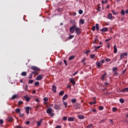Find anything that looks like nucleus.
<instances>
[{
  "instance_id": "obj_1",
  "label": "nucleus",
  "mask_w": 128,
  "mask_h": 128,
  "mask_svg": "<svg viewBox=\"0 0 128 128\" xmlns=\"http://www.w3.org/2000/svg\"><path fill=\"white\" fill-rule=\"evenodd\" d=\"M32 70H34V72H32L31 74L32 76L34 74H36V76H38V72H39L40 68H38V67L36 66H32L31 68Z\"/></svg>"
},
{
  "instance_id": "obj_2",
  "label": "nucleus",
  "mask_w": 128,
  "mask_h": 128,
  "mask_svg": "<svg viewBox=\"0 0 128 128\" xmlns=\"http://www.w3.org/2000/svg\"><path fill=\"white\" fill-rule=\"evenodd\" d=\"M120 56V60H122L124 58H126V56H128V52L122 53Z\"/></svg>"
},
{
  "instance_id": "obj_3",
  "label": "nucleus",
  "mask_w": 128,
  "mask_h": 128,
  "mask_svg": "<svg viewBox=\"0 0 128 128\" xmlns=\"http://www.w3.org/2000/svg\"><path fill=\"white\" fill-rule=\"evenodd\" d=\"M76 24H74L72 26H71L70 28V32L71 34H74V30H76Z\"/></svg>"
},
{
  "instance_id": "obj_4",
  "label": "nucleus",
  "mask_w": 128,
  "mask_h": 128,
  "mask_svg": "<svg viewBox=\"0 0 128 128\" xmlns=\"http://www.w3.org/2000/svg\"><path fill=\"white\" fill-rule=\"evenodd\" d=\"M75 32L76 34H77L78 35L82 34V30H80V28L78 27L76 25V28H75Z\"/></svg>"
},
{
  "instance_id": "obj_5",
  "label": "nucleus",
  "mask_w": 128,
  "mask_h": 128,
  "mask_svg": "<svg viewBox=\"0 0 128 128\" xmlns=\"http://www.w3.org/2000/svg\"><path fill=\"white\" fill-rule=\"evenodd\" d=\"M96 68H102V64L100 62H96Z\"/></svg>"
},
{
  "instance_id": "obj_6",
  "label": "nucleus",
  "mask_w": 128,
  "mask_h": 128,
  "mask_svg": "<svg viewBox=\"0 0 128 128\" xmlns=\"http://www.w3.org/2000/svg\"><path fill=\"white\" fill-rule=\"evenodd\" d=\"M25 109H26V112L27 114H30V110H32V108L30 106L26 107Z\"/></svg>"
},
{
  "instance_id": "obj_7",
  "label": "nucleus",
  "mask_w": 128,
  "mask_h": 128,
  "mask_svg": "<svg viewBox=\"0 0 128 128\" xmlns=\"http://www.w3.org/2000/svg\"><path fill=\"white\" fill-rule=\"evenodd\" d=\"M42 78H44V75L40 74L36 76V80H42Z\"/></svg>"
},
{
  "instance_id": "obj_8",
  "label": "nucleus",
  "mask_w": 128,
  "mask_h": 128,
  "mask_svg": "<svg viewBox=\"0 0 128 128\" xmlns=\"http://www.w3.org/2000/svg\"><path fill=\"white\" fill-rule=\"evenodd\" d=\"M43 120H44L40 119V121L36 122V124H37L38 128H39L40 126V125L42 124Z\"/></svg>"
},
{
  "instance_id": "obj_9",
  "label": "nucleus",
  "mask_w": 128,
  "mask_h": 128,
  "mask_svg": "<svg viewBox=\"0 0 128 128\" xmlns=\"http://www.w3.org/2000/svg\"><path fill=\"white\" fill-rule=\"evenodd\" d=\"M105 78H106V72H105L104 74L102 75V76H100V79L102 82H104V80Z\"/></svg>"
},
{
  "instance_id": "obj_10",
  "label": "nucleus",
  "mask_w": 128,
  "mask_h": 128,
  "mask_svg": "<svg viewBox=\"0 0 128 128\" xmlns=\"http://www.w3.org/2000/svg\"><path fill=\"white\" fill-rule=\"evenodd\" d=\"M52 91L56 94V85H52Z\"/></svg>"
},
{
  "instance_id": "obj_11",
  "label": "nucleus",
  "mask_w": 128,
  "mask_h": 128,
  "mask_svg": "<svg viewBox=\"0 0 128 128\" xmlns=\"http://www.w3.org/2000/svg\"><path fill=\"white\" fill-rule=\"evenodd\" d=\"M74 78H71L70 79V82L72 84L73 86H76V81Z\"/></svg>"
},
{
  "instance_id": "obj_12",
  "label": "nucleus",
  "mask_w": 128,
  "mask_h": 128,
  "mask_svg": "<svg viewBox=\"0 0 128 128\" xmlns=\"http://www.w3.org/2000/svg\"><path fill=\"white\" fill-rule=\"evenodd\" d=\"M46 112L49 114H52V108H48V109L46 110Z\"/></svg>"
},
{
  "instance_id": "obj_13",
  "label": "nucleus",
  "mask_w": 128,
  "mask_h": 128,
  "mask_svg": "<svg viewBox=\"0 0 128 128\" xmlns=\"http://www.w3.org/2000/svg\"><path fill=\"white\" fill-rule=\"evenodd\" d=\"M54 108L56 110H60V105L55 104L54 106Z\"/></svg>"
},
{
  "instance_id": "obj_14",
  "label": "nucleus",
  "mask_w": 128,
  "mask_h": 128,
  "mask_svg": "<svg viewBox=\"0 0 128 128\" xmlns=\"http://www.w3.org/2000/svg\"><path fill=\"white\" fill-rule=\"evenodd\" d=\"M98 36H96V38L94 39V42H93V44H98Z\"/></svg>"
},
{
  "instance_id": "obj_15",
  "label": "nucleus",
  "mask_w": 128,
  "mask_h": 128,
  "mask_svg": "<svg viewBox=\"0 0 128 128\" xmlns=\"http://www.w3.org/2000/svg\"><path fill=\"white\" fill-rule=\"evenodd\" d=\"M108 20H112V13H110L108 14Z\"/></svg>"
},
{
  "instance_id": "obj_16",
  "label": "nucleus",
  "mask_w": 128,
  "mask_h": 128,
  "mask_svg": "<svg viewBox=\"0 0 128 128\" xmlns=\"http://www.w3.org/2000/svg\"><path fill=\"white\" fill-rule=\"evenodd\" d=\"M78 118H79V120H84V116L82 115V114H79L78 116Z\"/></svg>"
},
{
  "instance_id": "obj_17",
  "label": "nucleus",
  "mask_w": 128,
  "mask_h": 128,
  "mask_svg": "<svg viewBox=\"0 0 128 128\" xmlns=\"http://www.w3.org/2000/svg\"><path fill=\"white\" fill-rule=\"evenodd\" d=\"M100 32H108V28H104L102 29H100Z\"/></svg>"
},
{
  "instance_id": "obj_18",
  "label": "nucleus",
  "mask_w": 128,
  "mask_h": 128,
  "mask_svg": "<svg viewBox=\"0 0 128 128\" xmlns=\"http://www.w3.org/2000/svg\"><path fill=\"white\" fill-rule=\"evenodd\" d=\"M24 98L26 100V102H28L29 100H30V98L28 96H24Z\"/></svg>"
},
{
  "instance_id": "obj_19",
  "label": "nucleus",
  "mask_w": 128,
  "mask_h": 128,
  "mask_svg": "<svg viewBox=\"0 0 128 128\" xmlns=\"http://www.w3.org/2000/svg\"><path fill=\"white\" fill-rule=\"evenodd\" d=\"M15 111L16 114H20V108H18L15 110Z\"/></svg>"
},
{
  "instance_id": "obj_20",
  "label": "nucleus",
  "mask_w": 128,
  "mask_h": 128,
  "mask_svg": "<svg viewBox=\"0 0 128 128\" xmlns=\"http://www.w3.org/2000/svg\"><path fill=\"white\" fill-rule=\"evenodd\" d=\"M114 53L116 54L118 52V48H116V45H114Z\"/></svg>"
},
{
  "instance_id": "obj_21",
  "label": "nucleus",
  "mask_w": 128,
  "mask_h": 128,
  "mask_svg": "<svg viewBox=\"0 0 128 128\" xmlns=\"http://www.w3.org/2000/svg\"><path fill=\"white\" fill-rule=\"evenodd\" d=\"M68 98V94H66L62 98L63 100H66Z\"/></svg>"
},
{
  "instance_id": "obj_22",
  "label": "nucleus",
  "mask_w": 128,
  "mask_h": 128,
  "mask_svg": "<svg viewBox=\"0 0 128 128\" xmlns=\"http://www.w3.org/2000/svg\"><path fill=\"white\" fill-rule=\"evenodd\" d=\"M74 118L72 117H70L68 118V122H74Z\"/></svg>"
},
{
  "instance_id": "obj_23",
  "label": "nucleus",
  "mask_w": 128,
  "mask_h": 128,
  "mask_svg": "<svg viewBox=\"0 0 128 128\" xmlns=\"http://www.w3.org/2000/svg\"><path fill=\"white\" fill-rule=\"evenodd\" d=\"M80 104H77L76 105V110H80Z\"/></svg>"
},
{
  "instance_id": "obj_24",
  "label": "nucleus",
  "mask_w": 128,
  "mask_h": 128,
  "mask_svg": "<svg viewBox=\"0 0 128 128\" xmlns=\"http://www.w3.org/2000/svg\"><path fill=\"white\" fill-rule=\"evenodd\" d=\"M122 92H128V88H124V89L122 90Z\"/></svg>"
},
{
  "instance_id": "obj_25",
  "label": "nucleus",
  "mask_w": 128,
  "mask_h": 128,
  "mask_svg": "<svg viewBox=\"0 0 128 128\" xmlns=\"http://www.w3.org/2000/svg\"><path fill=\"white\" fill-rule=\"evenodd\" d=\"M64 90H61L59 92V96H64Z\"/></svg>"
},
{
  "instance_id": "obj_26",
  "label": "nucleus",
  "mask_w": 128,
  "mask_h": 128,
  "mask_svg": "<svg viewBox=\"0 0 128 128\" xmlns=\"http://www.w3.org/2000/svg\"><path fill=\"white\" fill-rule=\"evenodd\" d=\"M100 25L98 24H96L95 28H96V30H100Z\"/></svg>"
},
{
  "instance_id": "obj_27",
  "label": "nucleus",
  "mask_w": 128,
  "mask_h": 128,
  "mask_svg": "<svg viewBox=\"0 0 128 128\" xmlns=\"http://www.w3.org/2000/svg\"><path fill=\"white\" fill-rule=\"evenodd\" d=\"M74 58H76V56H70L69 58V60H74Z\"/></svg>"
},
{
  "instance_id": "obj_28",
  "label": "nucleus",
  "mask_w": 128,
  "mask_h": 128,
  "mask_svg": "<svg viewBox=\"0 0 128 128\" xmlns=\"http://www.w3.org/2000/svg\"><path fill=\"white\" fill-rule=\"evenodd\" d=\"M112 12L114 16H118V13L114 10L112 11Z\"/></svg>"
},
{
  "instance_id": "obj_29",
  "label": "nucleus",
  "mask_w": 128,
  "mask_h": 128,
  "mask_svg": "<svg viewBox=\"0 0 128 128\" xmlns=\"http://www.w3.org/2000/svg\"><path fill=\"white\" fill-rule=\"evenodd\" d=\"M80 24H84V19H81L80 20Z\"/></svg>"
},
{
  "instance_id": "obj_30",
  "label": "nucleus",
  "mask_w": 128,
  "mask_h": 128,
  "mask_svg": "<svg viewBox=\"0 0 128 128\" xmlns=\"http://www.w3.org/2000/svg\"><path fill=\"white\" fill-rule=\"evenodd\" d=\"M8 120L9 122H12L13 120L12 117H9Z\"/></svg>"
},
{
  "instance_id": "obj_31",
  "label": "nucleus",
  "mask_w": 128,
  "mask_h": 128,
  "mask_svg": "<svg viewBox=\"0 0 128 128\" xmlns=\"http://www.w3.org/2000/svg\"><path fill=\"white\" fill-rule=\"evenodd\" d=\"M112 110L114 112H116V110H118V108H116V107H114L112 108Z\"/></svg>"
},
{
  "instance_id": "obj_32",
  "label": "nucleus",
  "mask_w": 128,
  "mask_h": 128,
  "mask_svg": "<svg viewBox=\"0 0 128 128\" xmlns=\"http://www.w3.org/2000/svg\"><path fill=\"white\" fill-rule=\"evenodd\" d=\"M26 74H27V73L26 72H22V76H26Z\"/></svg>"
},
{
  "instance_id": "obj_33",
  "label": "nucleus",
  "mask_w": 128,
  "mask_h": 128,
  "mask_svg": "<svg viewBox=\"0 0 128 128\" xmlns=\"http://www.w3.org/2000/svg\"><path fill=\"white\" fill-rule=\"evenodd\" d=\"M72 104H76V98H74L72 100Z\"/></svg>"
},
{
  "instance_id": "obj_34",
  "label": "nucleus",
  "mask_w": 128,
  "mask_h": 128,
  "mask_svg": "<svg viewBox=\"0 0 128 128\" xmlns=\"http://www.w3.org/2000/svg\"><path fill=\"white\" fill-rule=\"evenodd\" d=\"M120 102L122 104H124V99H123L122 98H121L120 99Z\"/></svg>"
},
{
  "instance_id": "obj_35",
  "label": "nucleus",
  "mask_w": 128,
  "mask_h": 128,
  "mask_svg": "<svg viewBox=\"0 0 128 128\" xmlns=\"http://www.w3.org/2000/svg\"><path fill=\"white\" fill-rule=\"evenodd\" d=\"M96 104V102L94 101V102H89V104Z\"/></svg>"
},
{
  "instance_id": "obj_36",
  "label": "nucleus",
  "mask_w": 128,
  "mask_h": 128,
  "mask_svg": "<svg viewBox=\"0 0 128 128\" xmlns=\"http://www.w3.org/2000/svg\"><path fill=\"white\" fill-rule=\"evenodd\" d=\"M125 14H126V12H124V10H121L120 14H122V16H124Z\"/></svg>"
},
{
  "instance_id": "obj_37",
  "label": "nucleus",
  "mask_w": 128,
  "mask_h": 128,
  "mask_svg": "<svg viewBox=\"0 0 128 128\" xmlns=\"http://www.w3.org/2000/svg\"><path fill=\"white\" fill-rule=\"evenodd\" d=\"M112 72H116V70H118V68H116V67H114L112 68Z\"/></svg>"
},
{
  "instance_id": "obj_38",
  "label": "nucleus",
  "mask_w": 128,
  "mask_h": 128,
  "mask_svg": "<svg viewBox=\"0 0 128 128\" xmlns=\"http://www.w3.org/2000/svg\"><path fill=\"white\" fill-rule=\"evenodd\" d=\"M22 104H24V102L22 101H19L18 102V106H22Z\"/></svg>"
},
{
  "instance_id": "obj_39",
  "label": "nucleus",
  "mask_w": 128,
  "mask_h": 128,
  "mask_svg": "<svg viewBox=\"0 0 128 128\" xmlns=\"http://www.w3.org/2000/svg\"><path fill=\"white\" fill-rule=\"evenodd\" d=\"M64 64H65L66 66H68V61H66V60H64Z\"/></svg>"
},
{
  "instance_id": "obj_40",
  "label": "nucleus",
  "mask_w": 128,
  "mask_h": 128,
  "mask_svg": "<svg viewBox=\"0 0 128 128\" xmlns=\"http://www.w3.org/2000/svg\"><path fill=\"white\" fill-rule=\"evenodd\" d=\"M92 126H94V125L92 124H90L88 126H86L87 128H92Z\"/></svg>"
},
{
  "instance_id": "obj_41",
  "label": "nucleus",
  "mask_w": 128,
  "mask_h": 128,
  "mask_svg": "<svg viewBox=\"0 0 128 128\" xmlns=\"http://www.w3.org/2000/svg\"><path fill=\"white\" fill-rule=\"evenodd\" d=\"M18 97V96L16 94H14L12 96V100H14V98H16Z\"/></svg>"
},
{
  "instance_id": "obj_42",
  "label": "nucleus",
  "mask_w": 128,
  "mask_h": 128,
  "mask_svg": "<svg viewBox=\"0 0 128 128\" xmlns=\"http://www.w3.org/2000/svg\"><path fill=\"white\" fill-rule=\"evenodd\" d=\"M74 36L70 35L68 38L69 40H72V38H74Z\"/></svg>"
},
{
  "instance_id": "obj_43",
  "label": "nucleus",
  "mask_w": 128,
  "mask_h": 128,
  "mask_svg": "<svg viewBox=\"0 0 128 128\" xmlns=\"http://www.w3.org/2000/svg\"><path fill=\"white\" fill-rule=\"evenodd\" d=\"M19 114V116H20V118H24V114H22V112H20V114Z\"/></svg>"
},
{
  "instance_id": "obj_44",
  "label": "nucleus",
  "mask_w": 128,
  "mask_h": 128,
  "mask_svg": "<svg viewBox=\"0 0 128 128\" xmlns=\"http://www.w3.org/2000/svg\"><path fill=\"white\" fill-rule=\"evenodd\" d=\"M98 110H104V106H100L98 107Z\"/></svg>"
},
{
  "instance_id": "obj_45",
  "label": "nucleus",
  "mask_w": 128,
  "mask_h": 128,
  "mask_svg": "<svg viewBox=\"0 0 128 128\" xmlns=\"http://www.w3.org/2000/svg\"><path fill=\"white\" fill-rule=\"evenodd\" d=\"M104 122H106V120L103 119V120H100V124H104Z\"/></svg>"
},
{
  "instance_id": "obj_46",
  "label": "nucleus",
  "mask_w": 128,
  "mask_h": 128,
  "mask_svg": "<svg viewBox=\"0 0 128 128\" xmlns=\"http://www.w3.org/2000/svg\"><path fill=\"white\" fill-rule=\"evenodd\" d=\"M102 48V46H95L94 48L96 50H98V48Z\"/></svg>"
},
{
  "instance_id": "obj_47",
  "label": "nucleus",
  "mask_w": 128,
  "mask_h": 128,
  "mask_svg": "<svg viewBox=\"0 0 128 128\" xmlns=\"http://www.w3.org/2000/svg\"><path fill=\"white\" fill-rule=\"evenodd\" d=\"M94 56H96V54H92L90 56L91 58H92V59L94 58Z\"/></svg>"
},
{
  "instance_id": "obj_48",
  "label": "nucleus",
  "mask_w": 128,
  "mask_h": 128,
  "mask_svg": "<svg viewBox=\"0 0 128 128\" xmlns=\"http://www.w3.org/2000/svg\"><path fill=\"white\" fill-rule=\"evenodd\" d=\"M62 62L60 61H59L58 62L57 64L58 66H62Z\"/></svg>"
},
{
  "instance_id": "obj_49",
  "label": "nucleus",
  "mask_w": 128,
  "mask_h": 128,
  "mask_svg": "<svg viewBox=\"0 0 128 128\" xmlns=\"http://www.w3.org/2000/svg\"><path fill=\"white\" fill-rule=\"evenodd\" d=\"M34 85L36 86H40V82H36L34 83Z\"/></svg>"
},
{
  "instance_id": "obj_50",
  "label": "nucleus",
  "mask_w": 128,
  "mask_h": 128,
  "mask_svg": "<svg viewBox=\"0 0 128 128\" xmlns=\"http://www.w3.org/2000/svg\"><path fill=\"white\" fill-rule=\"evenodd\" d=\"M78 12H79L80 14H82L84 11H82V10H80Z\"/></svg>"
},
{
  "instance_id": "obj_51",
  "label": "nucleus",
  "mask_w": 128,
  "mask_h": 128,
  "mask_svg": "<svg viewBox=\"0 0 128 128\" xmlns=\"http://www.w3.org/2000/svg\"><path fill=\"white\" fill-rule=\"evenodd\" d=\"M28 78L29 80H32V75L30 74V75L28 77Z\"/></svg>"
},
{
  "instance_id": "obj_52",
  "label": "nucleus",
  "mask_w": 128,
  "mask_h": 128,
  "mask_svg": "<svg viewBox=\"0 0 128 128\" xmlns=\"http://www.w3.org/2000/svg\"><path fill=\"white\" fill-rule=\"evenodd\" d=\"M63 103H64V104L65 106V108H66L68 106V103H66V102H63Z\"/></svg>"
},
{
  "instance_id": "obj_53",
  "label": "nucleus",
  "mask_w": 128,
  "mask_h": 128,
  "mask_svg": "<svg viewBox=\"0 0 128 128\" xmlns=\"http://www.w3.org/2000/svg\"><path fill=\"white\" fill-rule=\"evenodd\" d=\"M112 38H109L106 40H105V42H110V40H112Z\"/></svg>"
},
{
  "instance_id": "obj_54",
  "label": "nucleus",
  "mask_w": 128,
  "mask_h": 128,
  "mask_svg": "<svg viewBox=\"0 0 128 128\" xmlns=\"http://www.w3.org/2000/svg\"><path fill=\"white\" fill-rule=\"evenodd\" d=\"M106 62H110V59L108 58H106L105 60Z\"/></svg>"
},
{
  "instance_id": "obj_55",
  "label": "nucleus",
  "mask_w": 128,
  "mask_h": 128,
  "mask_svg": "<svg viewBox=\"0 0 128 128\" xmlns=\"http://www.w3.org/2000/svg\"><path fill=\"white\" fill-rule=\"evenodd\" d=\"M49 114H50V116H54V113L52 112Z\"/></svg>"
},
{
  "instance_id": "obj_56",
  "label": "nucleus",
  "mask_w": 128,
  "mask_h": 128,
  "mask_svg": "<svg viewBox=\"0 0 128 128\" xmlns=\"http://www.w3.org/2000/svg\"><path fill=\"white\" fill-rule=\"evenodd\" d=\"M126 72V69H124L122 72V74H124Z\"/></svg>"
},
{
  "instance_id": "obj_57",
  "label": "nucleus",
  "mask_w": 128,
  "mask_h": 128,
  "mask_svg": "<svg viewBox=\"0 0 128 128\" xmlns=\"http://www.w3.org/2000/svg\"><path fill=\"white\" fill-rule=\"evenodd\" d=\"M44 102H48V98H46V97H45L44 98Z\"/></svg>"
},
{
  "instance_id": "obj_58",
  "label": "nucleus",
  "mask_w": 128,
  "mask_h": 128,
  "mask_svg": "<svg viewBox=\"0 0 128 128\" xmlns=\"http://www.w3.org/2000/svg\"><path fill=\"white\" fill-rule=\"evenodd\" d=\"M86 58H82V61H81L82 62H86Z\"/></svg>"
},
{
  "instance_id": "obj_59",
  "label": "nucleus",
  "mask_w": 128,
  "mask_h": 128,
  "mask_svg": "<svg viewBox=\"0 0 128 128\" xmlns=\"http://www.w3.org/2000/svg\"><path fill=\"white\" fill-rule=\"evenodd\" d=\"M108 0H105L104 2V0H102V4H108Z\"/></svg>"
},
{
  "instance_id": "obj_60",
  "label": "nucleus",
  "mask_w": 128,
  "mask_h": 128,
  "mask_svg": "<svg viewBox=\"0 0 128 128\" xmlns=\"http://www.w3.org/2000/svg\"><path fill=\"white\" fill-rule=\"evenodd\" d=\"M34 82V80H30L28 82V84H32Z\"/></svg>"
},
{
  "instance_id": "obj_61",
  "label": "nucleus",
  "mask_w": 128,
  "mask_h": 128,
  "mask_svg": "<svg viewBox=\"0 0 128 128\" xmlns=\"http://www.w3.org/2000/svg\"><path fill=\"white\" fill-rule=\"evenodd\" d=\"M68 120V118L66 116L63 117V120Z\"/></svg>"
},
{
  "instance_id": "obj_62",
  "label": "nucleus",
  "mask_w": 128,
  "mask_h": 128,
  "mask_svg": "<svg viewBox=\"0 0 128 128\" xmlns=\"http://www.w3.org/2000/svg\"><path fill=\"white\" fill-rule=\"evenodd\" d=\"M92 30L93 32H94V30H96V26H93L92 28Z\"/></svg>"
},
{
  "instance_id": "obj_63",
  "label": "nucleus",
  "mask_w": 128,
  "mask_h": 128,
  "mask_svg": "<svg viewBox=\"0 0 128 128\" xmlns=\"http://www.w3.org/2000/svg\"><path fill=\"white\" fill-rule=\"evenodd\" d=\"M114 72V76H118V73L116 72Z\"/></svg>"
},
{
  "instance_id": "obj_64",
  "label": "nucleus",
  "mask_w": 128,
  "mask_h": 128,
  "mask_svg": "<svg viewBox=\"0 0 128 128\" xmlns=\"http://www.w3.org/2000/svg\"><path fill=\"white\" fill-rule=\"evenodd\" d=\"M15 128H22V126H20L18 125V126H16Z\"/></svg>"
}]
</instances>
